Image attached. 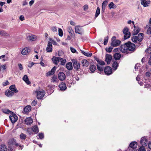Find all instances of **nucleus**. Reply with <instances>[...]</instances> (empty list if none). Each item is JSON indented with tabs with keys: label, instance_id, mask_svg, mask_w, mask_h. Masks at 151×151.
I'll return each instance as SVG.
<instances>
[{
	"label": "nucleus",
	"instance_id": "f257e3e1",
	"mask_svg": "<svg viewBox=\"0 0 151 151\" xmlns=\"http://www.w3.org/2000/svg\"><path fill=\"white\" fill-rule=\"evenodd\" d=\"M136 46L135 44L130 41L125 43L123 45L121 46L120 48V51L122 53H125L127 50L130 51L132 52L135 50Z\"/></svg>",
	"mask_w": 151,
	"mask_h": 151
},
{
	"label": "nucleus",
	"instance_id": "f03ea898",
	"mask_svg": "<svg viewBox=\"0 0 151 151\" xmlns=\"http://www.w3.org/2000/svg\"><path fill=\"white\" fill-rule=\"evenodd\" d=\"M144 34L143 33H139L137 36H134L132 37V40L135 43H137L136 46L139 47L141 45V42L144 38Z\"/></svg>",
	"mask_w": 151,
	"mask_h": 151
},
{
	"label": "nucleus",
	"instance_id": "7ed1b4c3",
	"mask_svg": "<svg viewBox=\"0 0 151 151\" xmlns=\"http://www.w3.org/2000/svg\"><path fill=\"white\" fill-rule=\"evenodd\" d=\"M10 120L12 124L14 123L18 120V117L13 112H12L9 116Z\"/></svg>",
	"mask_w": 151,
	"mask_h": 151
},
{
	"label": "nucleus",
	"instance_id": "20e7f679",
	"mask_svg": "<svg viewBox=\"0 0 151 151\" xmlns=\"http://www.w3.org/2000/svg\"><path fill=\"white\" fill-rule=\"evenodd\" d=\"M37 92V99H42L45 94V92L43 90L42 91H36Z\"/></svg>",
	"mask_w": 151,
	"mask_h": 151
},
{
	"label": "nucleus",
	"instance_id": "39448f33",
	"mask_svg": "<svg viewBox=\"0 0 151 151\" xmlns=\"http://www.w3.org/2000/svg\"><path fill=\"white\" fill-rule=\"evenodd\" d=\"M104 71L106 75H110L112 73L111 68L109 66L106 67L104 69Z\"/></svg>",
	"mask_w": 151,
	"mask_h": 151
},
{
	"label": "nucleus",
	"instance_id": "423d86ee",
	"mask_svg": "<svg viewBox=\"0 0 151 151\" xmlns=\"http://www.w3.org/2000/svg\"><path fill=\"white\" fill-rule=\"evenodd\" d=\"M73 65L74 68L77 71H81V70L80 68V63L77 62L75 61L74 62H73Z\"/></svg>",
	"mask_w": 151,
	"mask_h": 151
},
{
	"label": "nucleus",
	"instance_id": "0eeeda50",
	"mask_svg": "<svg viewBox=\"0 0 151 151\" xmlns=\"http://www.w3.org/2000/svg\"><path fill=\"white\" fill-rule=\"evenodd\" d=\"M63 60V58L60 57H55L54 56L52 60L53 63L56 65H57L60 60Z\"/></svg>",
	"mask_w": 151,
	"mask_h": 151
},
{
	"label": "nucleus",
	"instance_id": "6e6552de",
	"mask_svg": "<svg viewBox=\"0 0 151 151\" xmlns=\"http://www.w3.org/2000/svg\"><path fill=\"white\" fill-rule=\"evenodd\" d=\"M58 78L61 81H63L66 78L65 75L63 72H60L58 74Z\"/></svg>",
	"mask_w": 151,
	"mask_h": 151
},
{
	"label": "nucleus",
	"instance_id": "1a4fd4ad",
	"mask_svg": "<svg viewBox=\"0 0 151 151\" xmlns=\"http://www.w3.org/2000/svg\"><path fill=\"white\" fill-rule=\"evenodd\" d=\"M59 87L60 89L62 91H64L67 88L65 83L63 82L60 83L59 84Z\"/></svg>",
	"mask_w": 151,
	"mask_h": 151
},
{
	"label": "nucleus",
	"instance_id": "9d476101",
	"mask_svg": "<svg viewBox=\"0 0 151 151\" xmlns=\"http://www.w3.org/2000/svg\"><path fill=\"white\" fill-rule=\"evenodd\" d=\"M30 51V49L29 47H26L23 49L22 52L21 53L23 55H26L28 54Z\"/></svg>",
	"mask_w": 151,
	"mask_h": 151
},
{
	"label": "nucleus",
	"instance_id": "9b49d317",
	"mask_svg": "<svg viewBox=\"0 0 151 151\" xmlns=\"http://www.w3.org/2000/svg\"><path fill=\"white\" fill-rule=\"evenodd\" d=\"M112 58V56L109 54H106L105 55V61L107 64H109Z\"/></svg>",
	"mask_w": 151,
	"mask_h": 151
},
{
	"label": "nucleus",
	"instance_id": "f8f14e48",
	"mask_svg": "<svg viewBox=\"0 0 151 151\" xmlns=\"http://www.w3.org/2000/svg\"><path fill=\"white\" fill-rule=\"evenodd\" d=\"M148 142V141L147 139L144 137H142L140 143L142 146L144 147L147 145Z\"/></svg>",
	"mask_w": 151,
	"mask_h": 151
},
{
	"label": "nucleus",
	"instance_id": "ddd939ff",
	"mask_svg": "<svg viewBox=\"0 0 151 151\" xmlns=\"http://www.w3.org/2000/svg\"><path fill=\"white\" fill-rule=\"evenodd\" d=\"M75 30L76 33L81 35H82L84 32L83 30L81 28H79L78 26L75 27Z\"/></svg>",
	"mask_w": 151,
	"mask_h": 151
},
{
	"label": "nucleus",
	"instance_id": "4468645a",
	"mask_svg": "<svg viewBox=\"0 0 151 151\" xmlns=\"http://www.w3.org/2000/svg\"><path fill=\"white\" fill-rule=\"evenodd\" d=\"M121 43V41L119 40H115L114 41L111 42V45L113 47H116L119 46Z\"/></svg>",
	"mask_w": 151,
	"mask_h": 151
},
{
	"label": "nucleus",
	"instance_id": "2eb2a0df",
	"mask_svg": "<svg viewBox=\"0 0 151 151\" xmlns=\"http://www.w3.org/2000/svg\"><path fill=\"white\" fill-rule=\"evenodd\" d=\"M56 69V66H55L53 67L50 71L47 73L46 74L47 75V76H50L51 75H53L55 73Z\"/></svg>",
	"mask_w": 151,
	"mask_h": 151
},
{
	"label": "nucleus",
	"instance_id": "dca6fc26",
	"mask_svg": "<svg viewBox=\"0 0 151 151\" xmlns=\"http://www.w3.org/2000/svg\"><path fill=\"white\" fill-rule=\"evenodd\" d=\"M24 121L26 124L27 125H30L33 122V120L31 117L27 118Z\"/></svg>",
	"mask_w": 151,
	"mask_h": 151
},
{
	"label": "nucleus",
	"instance_id": "f3484780",
	"mask_svg": "<svg viewBox=\"0 0 151 151\" xmlns=\"http://www.w3.org/2000/svg\"><path fill=\"white\" fill-rule=\"evenodd\" d=\"M52 42H48L47 44V46L46 47V50L48 52H50L52 51Z\"/></svg>",
	"mask_w": 151,
	"mask_h": 151
},
{
	"label": "nucleus",
	"instance_id": "a211bd4d",
	"mask_svg": "<svg viewBox=\"0 0 151 151\" xmlns=\"http://www.w3.org/2000/svg\"><path fill=\"white\" fill-rule=\"evenodd\" d=\"M140 29L139 27H137L136 29H134L132 32V34L133 35H137L140 32Z\"/></svg>",
	"mask_w": 151,
	"mask_h": 151
},
{
	"label": "nucleus",
	"instance_id": "6ab92c4d",
	"mask_svg": "<svg viewBox=\"0 0 151 151\" xmlns=\"http://www.w3.org/2000/svg\"><path fill=\"white\" fill-rule=\"evenodd\" d=\"M82 66L83 67H88L89 65V62L86 59H83L81 62Z\"/></svg>",
	"mask_w": 151,
	"mask_h": 151
},
{
	"label": "nucleus",
	"instance_id": "aec40b11",
	"mask_svg": "<svg viewBox=\"0 0 151 151\" xmlns=\"http://www.w3.org/2000/svg\"><path fill=\"white\" fill-rule=\"evenodd\" d=\"M0 151H7L6 146L4 144H1L0 145Z\"/></svg>",
	"mask_w": 151,
	"mask_h": 151
},
{
	"label": "nucleus",
	"instance_id": "412c9836",
	"mask_svg": "<svg viewBox=\"0 0 151 151\" xmlns=\"http://www.w3.org/2000/svg\"><path fill=\"white\" fill-rule=\"evenodd\" d=\"M66 67L68 70H72L73 68L72 63L70 62L67 63L66 64Z\"/></svg>",
	"mask_w": 151,
	"mask_h": 151
},
{
	"label": "nucleus",
	"instance_id": "4be33fe9",
	"mask_svg": "<svg viewBox=\"0 0 151 151\" xmlns=\"http://www.w3.org/2000/svg\"><path fill=\"white\" fill-rule=\"evenodd\" d=\"M137 142H132L130 143L129 145L130 147L132 148H135L137 147Z\"/></svg>",
	"mask_w": 151,
	"mask_h": 151
},
{
	"label": "nucleus",
	"instance_id": "5701e85b",
	"mask_svg": "<svg viewBox=\"0 0 151 151\" xmlns=\"http://www.w3.org/2000/svg\"><path fill=\"white\" fill-rule=\"evenodd\" d=\"M9 89L14 92L16 93L18 92V91L16 88L15 86L14 85H12L9 87Z\"/></svg>",
	"mask_w": 151,
	"mask_h": 151
},
{
	"label": "nucleus",
	"instance_id": "b1692460",
	"mask_svg": "<svg viewBox=\"0 0 151 151\" xmlns=\"http://www.w3.org/2000/svg\"><path fill=\"white\" fill-rule=\"evenodd\" d=\"M97 68L99 72L98 73L101 74V73L103 72L104 69L103 66H101L99 65H97Z\"/></svg>",
	"mask_w": 151,
	"mask_h": 151
},
{
	"label": "nucleus",
	"instance_id": "393cba45",
	"mask_svg": "<svg viewBox=\"0 0 151 151\" xmlns=\"http://www.w3.org/2000/svg\"><path fill=\"white\" fill-rule=\"evenodd\" d=\"M23 80L27 84L29 85L30 84V82L29 81L28 76L26 75H24L23 77Z\"/></svg>",
	"mask_w": 151,
	"mask_h": 151
},
{
	"label": "nucleus",
	"instance_id": "a878e982",
	"mask_svg": "<svg viewBox=\"0 0 151 151\" xmlns=\"http://www.w3.org/2000/svg\"><path fill=\"white\" fill-rule=\"evenodd\" d=\"M31 109V107L30 105L26 106L24 109V111L25 113H28L30 111Z\"/></svg>",
	"mask_w": 151,
	"mask_h": 151
},
{
	"label": "nucleus",
	"instance_id": "bb28decb",
	"mask_svg": "<svg viewBox=\"0 0 151 151\" xmlns=\"http://www.w3.org/2000/svg\"><path fill=\"white\" fill-rule=\"evenodd\" d=\"M32 131L35 134L38 133L39 132V129L37 125H35L34 126H33L32 128Z\"/></svg>",
	"mask_w": 151,
	"mask_h": 151
},
{
	"label": "nucleus",
	"instance_id": "cd10ccee",
	"mask_svg": "<svg viewBox=\"0 0 151 151\" xmlns=\"http://www.w3.org/2000/svg\"><path fill=\"white\" fill-rule=\"evenodd\" d=\"M5 94L7 96L11 97L14 95V92L11 90H9L8 91H6L5 92Z\"/></svg>",
	"mask_w": 151,
	"mask_h": 151
},
{
	"label": "nucleus",
	"instance_id": "c85d7f7f",
	"mask_svg": "<svg viewBox=\"0 0 151 151\" xmlns=\"http://www.w3.org/2000/svg\"><path fill=\"white\" fill-rule=\"evenodd\" d=\"M89 70L91 72V73H93L96 70V66L94 65H91L89 67Z\"/></svg>",
	"mask_w": 151,
	"mask_h": 151
},
{
	"label": "nucleus",
	"instance_id": "c756f323",
	"mask_svg": "<svg viewBox=\"0 0 151 151\" xmlns=\"http://www.w3.org/2000/svg\"><path fill=\"white\" fill-rule=\"evenodd\" d=\"M27 38L29 39V40H32V41H35L37 39L36 36L35 35H29L28 36Z\"/></svg>",
	"mask_w": 151,
	"mask_h": 151
},
{
	"label": "nucleus",
	"instance_id": "7c9ffc66",
	"mask_svg": "<svg viewBox=\"0 0 151 151\" xmlns=\"http://www.w3.org/2000/svg\"><path fill=\"white\" fill-rule=\"evenodd\" d=\"M121 57V55L119 53H115L114 55V58L115 60H119Z\"/></svg>",
	"mask_w": 151,
	"mask_h": 151
},
{
	"label": "nucleus",
	"instance_id": "2f4dec72",
	"mask_svg": "<svg viewBox=\"0 0 151 151\" xmlns=\"http://www.w3.org/2000/svg\"><path fill=\"white\" fill-rule=\"evenodd\" d=\"M58 81V80L57 78V77L55 76V75H54L51 80V81L53 83L57 82Z\"/></svg>",
	"mask_w": 151,
	"mask_h": 151
},
{
	"label": "nucleus",
	"instance_id": "473e14b6",
	"mask_svg": "<svg viewBox=\"0 0 151 151\" xmlns=\"http://www.w3.org/2000/svg\"><path fill=\"white\" fill-rule=\"evenodd\" d=\"M81 52L84 55L87 57H91L92 55V53H89L88 52H86L83 50H81Z\"/></svg>",
	"mask_w": 151,
	"mask_h": 151
},
{
	"label": "nucleus",
	"instance_id": "72a5a7b5",
	"mask_svg": "<svg viewBox=\"0 0 151 151\" xmlns=\"http://www.w3.org/2000/svg\"><path fill=\"white\" fill-rule=\"evenodd\" d=\"M112 66L114 70H116L117 69V68L118 66V64L116 61H115L113 63Z\"/></svg>",
	"mask_w": 151,
	"mask_h": 151
},
{
	"label": "nucleus",
	"instance_id": "f704fd0d",
	"mask_svg": "<svg viewBox=\"0 0 151 151\" xmlns=\"http://www.w3.org/2000/svg\"><path fill=\"white\" fill-rule=\"evenodd\" d=\"M100 13V9L99 7L97 8L96 10V12L95 16V18L96 19L99 14Z\"/></svg>",
	"mask_w": 151,
	"mask_h": 151
},
{
	"label": "nucleus",
	"instance_id": "c9c22d12",
	"mask_svg": "<svg viewBox=\"0 0 151 151\" xmlns=\"http://www.w3.org/2000/svg\"><path fill=\"white\" fill-rule=\"evenodd\" d=\"M109 6L110 9L115 8L116 6L113 2H111L109 5Z\"/></svg>",
	"mask_w": 151,
	"mask_h": 151
},
{
	"label": "nucleus",
	"instance_id": "e433bc0d",
	"mask_svg": "<svg viewBox=\"0 0 151 151\" xmlns=\"http://www.w3.org/2000/svg\"><path fill=\"white\" fill-rule=\"evenodd\" d=\"M0 35L4 36H8L9 34L6 32L4 31H0Z\"/></svg>",
	"mask_w": 151,
	"mask_h": 151
},
{
	"label": "nucleus",
	"instance_id": "4c0bfd02",
	"mask_svg": "<svg viewBox=\"0 0 151 151\" xmlns=\"http://www.w3.org/2000/svg\"><path fill=\"white\" fill-rule=\"evenodd\" d=\"M26 137V135L24 133H22L20 135V138L21 139L25 140Z\"/></svg>",
	"mask_w": 151,
	"mask_h": 151
},
{
	"label": "nucleus",
	"instance_id": "58836bf2",
	"mask_svg": "<svg viewBox=\"0 0 151 151\" xmlns=\"http://www.w3.org/2000/svg\"><path fill=\"white\" fill-rule=\"evenodd\" d=\"M124 40L129 38L130 36V33L129 32L128 33L124 34Z\"/></svg>",
	"mask_w": 151,
	"mask_h": 151
},
{
	"label": "nucleus",
	"instance_id": "ea45409f",
	"mask_svg": "<svg viewBox=\"0 0 151 151\" xmlns=\"http://www.w3.org/2000/svg\"><path fill=\"white\" fill-rule=\"evenodd\" d=\"M3 113L6 114H9V113H10L11 114L12 113V111L9 110V109H4L3 111Z\"/></svg>",
	"mask_w": 151,
	"mask_h": 151
},
{
	"label": "nucleus",
	"instance_id": "a19ab883",
	"mask_svg": "<svg viewBox=\"0 0 151 151\" xmlns=\"http://www.w3.org/2000/svg\"><path fill=\"white\" fill-rule=\"evenodd\" d=\"M113 49V47H106L105 50L107 52H111Z\"/></svg>",
	"mask_w": 151,
	"mask_h": 151
},
{
	"label": "nucleus",
	"instance_id": "79ce46f5",
	"mask_svg": "<svg viewBox=\"0 0 151 151\" xmlns=\"http://www.w3.org/2000/svg\"><path fill=\"white\" fill-rule=\"evenodd\" d=\"M150 1L149 0L148 1H146L145 3L143 5V6L145 7L148 6V4H150Z\"/></svg>",
	"mask_w": 151,
	"mask_h": 151
},
{
	"label": "nucleus",
	"instance_id": "37998d69",
	"mask_svg": "<svg viewBox=\"0 0 151 151\" xmlns=\"http://www.w3.org/2000/svg\"><path fill=\"white\" fill-rule=\"evenodd\" d=\"M109 37L108 36L106 37H104V45H106L108 43V40Z\"/></svg>",
	"mask_w": 151,
	"mask_h": 151
},
{
	"label": "nucleus",
	"instance_id": "c03bdc74",
	"mask_svg": "<svg viewBox=\"0 0 151 151\" xmlns=\"http://www.w3.org/2000/svg\"><path fill=\"white\" fill-rule=\"evenodd\" d=\"M38 135L39 136V139H42L44 138V135L43 133H40L38 134Z\"/></svg>",
	"mask_w": 151,
	"mask_h": 151
},
{
	"label": "nucleus",
	"instance_id": "a18cd8bd",
	"mask_svg": "<svg viewBox=\"0 0 151 151\" xmlns=\"http://www.w3.org/2000/svg\"><path fill=\"white\" fill-rule=\"evenodd\" d=\"M58 34L60 37H62L63 35V33L62 29L60 28H59L58 29Z\"/></svg>",
	"mask_w": 151,
	"mask_h": 151
},
{
	"label": "nucleus",
	"instance_id": "49530a36",
	"mask_svg": "<svg viewBox=\"0 0 151 151\" xmlns=\"http://www.w3.org/2000/svg\"><path fill=\"white\" fill-rule=\"evenodd\" d=\"M128 31L129 29L127 27H125L123 30V32L124 34L125 33H128L129 32H128Z\"/></svg>",
	"mask_w": 151,
	"mask_h": 151
},
{
	"label": "nucleus",
	"instance_id": "de8ad7c7",
	"mask_svg": "<svg viewBox=\"0 0 151 151\" xmlns=\"http://www.w3.org/2000/svg\"><path fill=\"white\" fill-rule=\"evenodd\" d=\"M98 63L99 64V65L101 66L104 65H105V63L104 62L101 60H100L98 62Z\"/></svg>",
	"mask_w": 151,
	"mask_h": 151
},
{
	"label": "nucleus",
	"instance_id": "09e8293b",
	"mask_svg": "<svg viewBox=\"0 0 151 151\" xmlns=\"http://www.w3.org/2000/svg\"><path fill=\"white\" fill-rule=\"evenodd\" d=\"M60 61H61L60 64L61 65H64L66 62V60L65 59L62 60H60Z\"/></svg>",
	"mask_w": 151,
	"mask_h": 151
},
{
	"label": "nucleus",
	"instance_id": "8fccbe9b",
	"mask_svg": "<svg viewBox=\"0 0 151 151\" xmlns=\"http://www.w3.org/2000/svg\"><path fill=\"white\" fill-rule=\"evenodd\" d=\"M11 143H12V144L16 146H19L18 144L17 143H16L15 142V140L14 139H13L11 140Z\"/></svg>",
	"mask_w": 151,
	"mask_h": 151
},
{
	"label": "nucleus",
	"instance_id": "3c124183",
	"mask_svg": "<svg viewBox=\"0 0 151 151\" xmlns=\"http://www.w3.org/2000/svg\"><path fill=\"white\" fill-rule=\"evenodd\" d=\"M147 33L148 34H150L151 36V26L149 27L147 29Z\"/></svg>",
	"mask_w": 151,
	"mask_h": 151
},
{
	"label": "nucleus",
	"instance_id": "603ef678",
	"mask_svg": "<svg viewBox=\"0 0 151 151\" xmlns=\"http://www.w3.org/2000/svg\"><path fill=\"white\" fill-rule=\"evenodd\" d=\"M138 151H146L145 148L143 146L141 147L138 150Z\"/></svg>",
	"mask_w": 151,
	"mask_h": 151
},
{
	"label": "nucleus",
	"instance_id": "864d4df0",
	"mask_svg": "<svg viewBox=\"0 0 151 151\" xmlns=\"http://www.w3.org/2000/svg\"><path fill=\"white\" fill-rule=\"evenodd\" d=\"M107 3V1H104L102 3V6L105 7Z\"/></svg>",
	"mask_w": 151,
	"mask_h": 151
},
{
	"label": "nucleus",
	"instance_id": "5fc2aeb1",
	"mask_svg": "<svg viewBox=\"0 0 151 151\" xmlns=\"http://www.w3.org/2000/svg\"><path fill=\"white\" fill-rule=\"evenodd\" d=\"M70 49L72 52L73 53H75L76 52V50L75 49L72 47H70Z\"/></svg>",
	"mask_w": 151,
	"mask_h": 151
},
{
	"label": "nucleus",
	"instance_id": "6e6d98bb",
	"mask_svg": "<svg viewBox=\"0 0 151 151\" xmlns=\"http://www.w3.org/2000/svg\"><path fill=\"white\" fill-rule=\"evenodd\" d=\"M27 132L29 134L31 135L32 134L31 130L29 128H28L27 130Z\"/></svg>",
	"mask_w": 151,
	"mask_h": 151
},
{
	"label": "nucleus",
	"instance_id": "4d7b16f0",
	"mask_svg": "<svg viewBox=\"0 0 151 151\" xmlns=\"http://www.w3.org/2000/svg\"><path fill=\"white\" fill-rule=\"evenodd\" d=\"M37 104V101L36 100H34L32 102V105L33 106H35Z\"/></svg>",
	"mask_w": 151,
	"mask_h": 151
},
{
	"label": "nucleus",
	"instance_id": "13d9d810",
	"mask_svg": "<svg viewBox=\"0 0 151 151\" xmlns=\"http://www.w3.org/2000/svg\"><path fill=\"white\" fill-rule=\"evenodd\" d=\"M50 40L52 42L53 45H56L57 44V43L55 41L52 40L51 38H50Z\"/></svg>",
	"mask_w": 151,
	"mask_h": 151
},
{
	"label": "nucleus",
	"instance_id": "bf43d9fd",
	"mask_svg": "<svg viewBox=\"0 0 151 151\" xmlns=\"http://www.w3.org/2000/svg\"><path fill=\"white\" fill-rule=\"evenodd\" d=\"M51 30H52V31L53 32H56L57 31V29L55 27H52L51 28Z\"/></svg>",
	"mask_w": 151,
	"mask_h": 151
},
{
	"label": "nucleus",
	"instance_id": "052dcab7",
	"mask_svg": "<svg viewBox=\"0 0 151 151\" xmlns=\"http://www.w3.org/2000/svg\"><path fill=\"white\" fill-rule=\"evenodd\" d=\"M34 64V63L33 62H32L31 63H29L28 64V67L31 68L33 65Z\"/></svg>",
	"mask_w": 151,
	"mask_h": 151
},
{
	"label": "nucleus",
	"instance_id": "680f3d73",
	"mask_svg": "<svg viewBox=\"0 0 151 151\" xmlns=\"http://www.w3.org/2000/svg\"><path fill=\"white\" fill-rule=\"evenodd\" d=\"M83 8L84 11H86L88 9V6L87 5H84L83 6Z\"/></svg>",
	"mask_w": 151,
	"mask_h": 151
},
{
	"label": "nucleus",
	"instance_id": "e2e57ef3",
	"mask_svg": "<svg viewBox=\"0 0 151 151\" xmlns=\"http://www.w3.org/2000/svg\"><path fill=\"white\" fill-rule=\"evenodd\" d=\"M18 65L19 67V69L20 70H22L23 69L22 65L21 63H19L18 64Z\"/></svg>",
	"mask_w": 151,
	"mask_h": 151
},
{
	"label": "nucleus",
	"instance_id": "0e129e2a",
	"mask_svg": "<svg viewBox=\"0 0 151 151\" xmlns=\"http://www.w3.org/2000/svg\"><path fill=\"white\" fill-rule=\"evenodd\" d=\"M19 19L21 21H23L24 19V17L23 15H21L19 17Z\"/></svg>",
	"mask_w": 151,
	"mask_h": 151
},
{
	"label": "nucleus",
	"instance_id": "69168bd1",
	"mask_svg": "<svg viewBox=\"0 0 151 151\" xmlns=\"http://www.w3.org/2000/svg\"><path fill=\"white\" fill-rule=\"evenodd\" d=\"M9 82L8 81H6L5 82L3 83V85L4 86H6L9 84Z\"/></svg>",
	"mask_w": 151,
	"mask_h": 151
},
{
	"label": "nucleus",
	"instance_id": "338daca9",
	"mask_svg": "<svg viewBox=\"0 0 151 151\" xmlns=\"http://www.w3.org/2000/svg\"><path fill=\"white\" fill-rule=\"evenodd\" d=\"M139 64H138V63H137V64H136L135 65V67H134V68L135 69V70L137 69H138V67H139Z\"/></svg>",
	"mask_w": 151,
	"mask_h": 151
},
{
	"label": "nucleus",
	"instance_id": "774afa93",
	"mask_svg": "<svg viewBox=\"0 0 151 151\" xmlns=\"http://www.w3.org/2000/svg\"><path fill=\"white\" fill-rule=\"evenodd\" d=\"M148 147L149 149L151 150V141H150L148 143Z\"/></svg>",
	"mask_w": 151,
	"mask_h": 151
}]
</instances>
